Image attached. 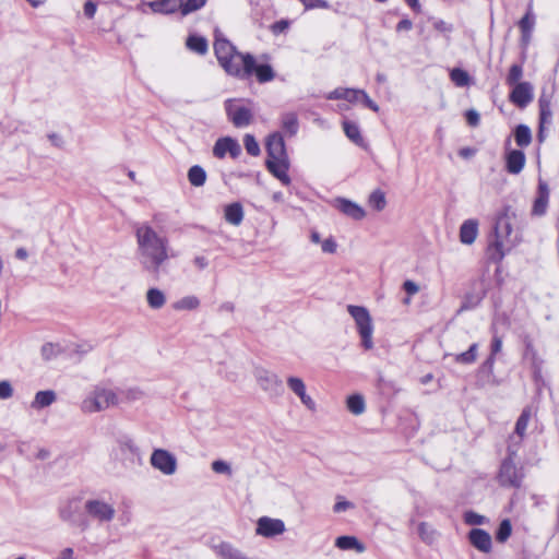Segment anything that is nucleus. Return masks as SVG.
I'll list each match as a JSON object with an SVG mask.
<instances>
[{
    "instance_id": "2",
    "label": "nucleus",
    "mask_w": 559,
    "mask_h": 559,
    "mask_svg": "<svg viewBox=\"0 0 559 559\" xmlns=\"http://www.w3.org/2000/svg\"><path fill=\"white\" fill-rule=\"evenodd\" d=\"M214 52L219 66L228 75L241 80L250 78L253 56L239 52L218 29L215 31Z\"/></svg>"
},
{
    "instance_id": "41",
    "label": "nucleus",
    "mask_w": 559,
    "mask_h": 559,
    "mask_svg": "<svg viewBox=\"0 0 559 559\" xmlns=\"http://www.w3.org/2000/svg\"><path fill=\"white\" fill-rule=\"evenodd\" d=\"M523 76V67L521 64H512L506 78V83L509 86H514L515 84H521V79Z\"/></svg>"
},
{
    "instance_id": "35",
    "label": "nucleus",
    "mask_w": 559,
    "mask_h": 559,
    "mask_svg": "<svg viewBox=\"0 0 559 559\" xmlns=\"http://www.w3.org/2000/svg\"><path fill=\"white\" fill-rule=\"evenodd\" d=\"M188 180L193 187H202L206 181V173L201 166L194 165L188 170Z\"/></svg>"
},
{
    "instance_id": "17",
    "label": "nucleus",
    "mask_w": 559,
    "mask_h": 559,
    "mask_svg": "<svg viewBox=\"0 0 559 559\" xmlns=\"http://www.w3.org/2000/svg\"><path fill=\"white\" fill-rule=\"evenodd\" d=\"M180 7V0H156L142 2L140 4V10L142 12H146V8H150L154 13L169 14L176 12Z\"/></svg>"
},
{
    "instance_id": "51",
    "label": "nucleus",
    "mask_w": 559,
    "mask_h": 559,
    "mask_svg": "<svg viewBox=\"0 0 559 559\" xmlns=\"http://www.w3.org/2000/svg\"><path fill=\"white\" fill-rule=\"evenodd\" d=\"M133 520V514L128 504H123V508L121 509L119 515H118V522L121 526H128Z\"/></svg>"
},
{
    "instance_id": "58",
    "label": "nucleus",
    "mask_w": 559,
    "mask_h": 559,
    "mask_svg": "<svg viewBox=\"0 0 559 559\" xmlns=\"http://www.w3.org/2000/svg\"><path fill=\"white\" fill-rule=\"evenodd\" d=\"M551 108V95L542 92L538 98V109Z\"/></svg>"
},
{
    "instance_id": "5",
    "label": "nucleus",
    "mask_w": 559,
    "mask_h": 559,
    "mask_svg": "<svg viewBox=\"0 0 559 559\" xmlns=\"http://www.w3.org/2000/svg\"><path fill=\"white\" fill-rule=\"evenodd\" d=\"M512 226L508 217H499L495 226V241L489 246L490 258L496 261L503 259L515 245V239L511 238Z\"/></svg>"
},
{
    "instance_id": "53",
    "label": "nucleus",
    "mask_w": 559,
    "mask_h": 559,
    "mask_svg": "<svg viewBox=\"0 0 559 559\" xmlns=\"http://www.w3.org/2000/svg\"><path fill=\"white\" fill-rule=\"evenodd\" d=\"M307 10L311 9H329L330 4L325 0H299Z\"/></svg>"
},
{
    "instance_id": "24",
    "label": "nucleus",
    "mask_w": 559,
    "mask_h": 559,
    "mask_svg": "<svg viewBox=\"0 0 559 559\" xmlns=\"http://www.w3.org/2000/svg\"><path fill=\"white\" fill-rule=\"evenodd\" d=\"M478 235V222L466 219L460 227V240L464 245H472Z\"/></svg>"
},
{
    "instance_id": "38",
    "label": "nucleus",
    "mask_w": 559,
    "mask_h": 559,
    "mask_svg": "<svg viewBox=\"0 0 559 559\" xmlns=\"http://www.w3.org/2000/svg\"><path fill=\"white\" fill-rule=\"evenodd\" d=\"M548 205V191L546 187L540 186L538 198L534 202L533 213L536 215H544Z\"/></svg>"
},
{
    "instance_id": "57",
    "label": "nucleus",
    "mask_w": 559,
    "mask_h": 559,
    "mask_svg": "<svg viewBox=\"0 0 559 559\" xmlns=\"http://www.w3.org/2000/svg\"><path fill=\"white\" fill-rule=\"evenodd\" d=\"M466 121L469 126L476 127L479 123L480 117L479 114L475 109H469L465 114Z\"/></svg>"
},
{
    "instance_id": "25",
    "label": "nucleus",
    "mask_w": 559,
    "mask_h": 559,
    "mask_svg": "<svg viewBox=\"0 0 559 559\" xmlns=\"http://www.w3.org/2000/svg\"><path fill=\"white\" fill-rule=\"evenodd\" d=\"M343 130L345 135L357 146L366 147L367 143L364 139V136L360 133V128L358 123L350 121V120H344L343 123Z\"/></svg>"
},
{
    "instance_id": "10",
    "label": "nucleus",
    "mask_w": 559,
    "mask_h": 559,
    "mask_svg": "<svg viewBox=\"0 0 559 559\" xmlns=\"http://www.w3.org/2000/svg\"><path fill=\"white\" fill-rule=\"evenodd\" d=\"M150 464L166 476L174 475L178 466L176 456L165 449H155L151 454Z\"/></svg>"
},
{
    "instance_id": "15",
    "label": "nucleus",
    "mask_w": 559,
    "mask_h": 559,
    "mask_svg": "<svg viewBox=\"0 0 559 559\" xmlns=\"http://www.w3.org/2000/svg\"><path fill=\"white\" fill-rule=\"evenodd\" d=\"M80 499L76 497L67 498L58 507V516L62 522L72 524L80 511Z\"/></svg>"
},
{
    "instance_id": "52",
    "label": "nucleus",
    "mask_w": 559,
    "mask_h": 559,
    "mask_svg": "<svg viewBox=\"0 0 559 559\" xmlns=\"http://www.w3.org/2000/svg\"><path fill=\"white\" fill-rule=\"evenodd\" d=\"M348 87H336L335 90L324 94V97L329 100L344 99L347 100Z\"/></svg>"
},
{
    "instance_id": "22",
    "label": "nucleus",
    "mask_w": 559,
    "mask_h": 559,
    "mask_svg": "<svg viewBox=\"0 0 559 559\" xmlns=\"http://www.w3.org/2000/svg\"><path fill=\"white\" fill-rule=\"evenodd\" d=\"M468 539L479 551L489 552L491 550V536L484 530L473 528L468 534Z\"/></svg>"
},
{
    "instance_id": "63",
    "label": "nucleus",
    "mask_w": 559,
    "mask_h": 559,
    "mask_svg": "<svg viewBox=\"0 0 559 559\" xmlns=\"http://www.w3.org/2000/svg\"><path fill=\"white\" fill-rule=\"evenodd\" d=\"M193 264L199 270H204L209 265V260L203 255H197L193 259Z\"/></svg>"
},
{
    "instance_id": "18",
    "label": "nucleus",
    "mask_w": 559,
    "mask_h": 559,
    "mask_svg": "<svg viewBox=\"0 0 559 559\" xmlns=\"http://www.w3.org/2000/svg\"><path fill=\"white\" fill-rule=\"evenodd\" d=\"M335 207L355 221H361L366 216L365 210L359 204L344 198L335 200Z\"/></svg>"
},
{
    "instance_id": "3",
    "label": "nucleus",
    "mask_w": 559,
    "mask_h": 559,
    "mask_svg": "<svg viewBox=\"0 0 559 559\" xmlns=\"http://www.w3.org/2000/svg\"><path fill=\"white\" fill-rule=\"evenodd\" d=\"M119 397L112 388L106 384L95 385L82 401V411L87 414L103 412L109 407L116 406Z\"/></svg>"
},
{
    "instance_id": "48",
    "label": "nucleus",
    "mask_w": 559,
    "mask_h": 559,
    "mask_svg": "<svg viewBox=\"0 0 559 559\" xmlns=\"http://www.w3.org/2000/svg\"><path fill=\"white\" fill-rule=\"evenodd\" d=\"M243 144L247 153L251 156H258L260 154V146L257 140L251 134H246L243 138Z\"/></svg>"
},
{
    "instance_id": "31",
    "label": "nucleus",
    "mask_w": 559,
    "mask_h": 559,
    "mask_svg": "<svg viewBox=\"0 0 559 559\" xmlns=\"http://www.w3.org/2000/svg\"><path fill=\"white\" fill-rule=\"evenodd\" d=\"M56 401V393L51 390L39 391L36 393L35 399L32 403V407L35 409H41L51 405Z\"/></svg>"
},
{
    "instance_id": "36",
    "label": "nucleus",
    "mask_w": 559,
    "mask_h": 559,
    "mask_svg": "<svg viewBox=\"0 0 559 559\" xmlns=\"http://www.w3.org/2000/svg\"><path fill=\"white\" fill-rule=\"evenodd\" d=\"M450 79L457 87H465L471 83L469 74L460 68H454L451 70Z\"/></svg>"
},
{
    "instance_id": "46",
    "label": "nucleus",
    "mask_w": 559,
    "mask_h": 559,
    "mask_svg": "<svg viewBox=\"0 0 559 559\" xmlns=\"http://www.w3.org/2000/svg\"><path fill=\"white\" fill-rule=\"evenodd\" d=\"M63 352V347L58 343H47L41 347V355L46 360L57 357Z\"/></svg>"
},
{
    "instance_id": "9",
    "label": "nucleus",
    "mask_w": 559,
    "mask_h": 559,
    "mask_svg": "<svg viewBox=\"0 0 559 559\" xmlns=\"http://www.w3.org/2000/svg\"><path fill=\"white\" fill-rule=\"evenodd\" d=\"M253 376L259 388L269 396L276 397L283 393V382L276 373L258 367L254 369Z\"/></svg>"
},
{
    "instance_id": "59",
    "label": "nucleus",
    "mask_w": 559,
    "mask_h": 559,
    "mask_svg": "<svg viewBox=\"0 0 559 559\" xmlns=\"http://www.w3.org/2000/svg\"><path fill=\"white\" fill-rule=\"evenodd\" d=\"M403 289L407 295L413 296L419 292V286L415 282L407 280L403 284Z\"/></svg>"
},
{
    "instance_id": "19",
    "label": "nucleus",
    "mask_w": 559,
    "mask_h": 559,
    "mask_svg": "<svg viewBox=\"0 0 559 559\" xmlns=\"http://www.w3.org/2000/svg\"><path fill=\"white\" fill-rule=\"evenodd\" d=\"M267 159L287 157L284 139L281 133L275 132L266 141Z\"/></svg>"
},
{
    "instance_id": "42",
    "label": "nucleus",
    "mask_w": 559,
    "mask_h": 559,
    "mask_svg": "<svg viewBox=\"0 0 559 559\" xmlns=\"http://www.w3.org/2000/svg\"><path fill=\"white\" fill-rule=\"evenodd\" d=\"M118 449L124 456H133L139 453V449L130 438H122L118 441Z\"/></svg>"
},
{
    "instance_id": "47",
    "label": "nucleus",
    "mask_w": 559,
    "mask_h": 559,
    "mask_svg": "<svg viewBox=\"0 0 559 559\" xmlns=\"http://www.w3.org/2000/svg\"><path fill=\"white\" fill-rule=\"evenodd\" d=\"M511 532H512V526H511V523L509 520H503L499 527H498V531L496 533V538L498 542L500 543H503L506 542L510 535H511Z\"/></svg>"
},
{
    "instance_id": "33",
    "label": "nucleus",
    "mask_w": 559,
    "mask_h": 559,
    "mask_svg": "<svg viewBox=\"0 0 559 559\" xmlns=\"http://www.w3.org/2000/svg\"><path fill=\"white\" fill-rule=\"evenodd\" d=\"M513 134L515 143L520 147H526L532 142V132L526 124L516 126Z\"/></svg>"
},
{
    "instance_id": "39",
    "label": "nucleus",
    "mask_w": 559,
    "mask_h": 559,
    "mask_svg": "<svg viewBox=\"0 0 559 559\" xmlns=\"http://www.w3.org/2000/svg\"><path fill=\"white\" fill-rule=\"evenodd\" d=\"M418 535L420 539L426 544H432L437 538V533L432 528L431 525H429L426 522H421L418 525Z\"/></svg>"
},
{
    "instance_id": "27",
    "label": "nucleus",
    "mask_w": 559,
    "mask_h": 559,
    "mask_svg": "<svg viewBox=\"0 0 559 559\" xmlns=\"http://www.w3.org/2000/svg\"><path fill=\"white\" fill-rule=\"evenodd\" d=\"M532 415H533L532 408L525 407L522 411L520 417L518 418L516 424H515V429H514L518 441H515L514 444H512L513 448H515V445H519L520 442L522 441L523 437L525 436V432H526L528 423L532 418Z\"/></svg>"
},
{
    "instance_id": "34",
    "label": "nucleus",
    "mask_w": 559,
    "mask_h": 559,
    "mask_svg": "<svg viewBox=\"0 0 559 559\" xmlns=\"http://www.w3.org/2000/svg\"><path fill=\"white\" fill-rule=\"evenodd\" d=\"M186 45L189 50L197 52L199 55H205L207 51V40L198 35H190L186 41Z\"/></svg>"
},
{
    "instance_id": "49",
    "label": "nucleus",
    "mask_w": 559,
    "mask_h": 559,
    "mask_svg": "<svg viewBox=\"0 0 559 559\" xmlns=\"http://www.w3.org/2000/svg\"><path fill=\"white\" fill-rule=\"evenodd\" d=\"M212 471L216 474H224L227 476H231L233 469L228 462L223 460L213 461L211 464Z\"/></svg>"
},
{
    "instance_id": "60",
    "label": "nucleus",
    "mask_w": 559,
    "mask_h": 559,
    "mask_svg": "<svg viewBox=\"0 0 559 559\" xmlns=\"http://www.w3.org/2000/svg\"><path fill=\"white\" fill-rule=\"evenodd\" d=\"M321 248L325 253H334L336 250V242L332 238H328L322 241Z\"/></svg>"
},
{
    "instance_id": "4",
    "label": "nucleus",
    "mask_w": 559,
    "mask_h": 559,
    "mask_svg": "<svg viewBox=\"0 0 559 559\" xmlns=\"http://www.w3.org/2000/svg\"><path fill=\"white\" fill-rule=\"evenodd\" d=\"M86 515L98 524H109L117 516L115 502L110 496L96 495L84 502Z\"/></svg>"
},
{
    "instance_id": "32",
    "label": "nucleus",
    "mask_w": 559,
    "mask_h": 559,
    "mask_svg": "<svg viewBox=\"0 0 559 559\" xmlns=\"http://www.w3.org/2000/svg\"><path fill=\"white\" fill-rule=\"evenodd\" d=\"M146 301L152 309H160L166 304V296L158 288H150L146 292Z\"/></svg>"
},
{
    "instance_id": "62",
    "label": "nucleus",
    "mask_w": 559,
    "mask_h": 559,
    "mask_svg": "<svg viewBox=\"0 0 559 559\" xmlns=\"http://www.w3.org/2000/svg\"><path fill=\"white\" fill-rule=\"evenodd\" d=\"M58 559H79V558L74 555L73 548L66 547L59 552Z\"/></svg>"
},
{
    "instance_id": "54",
    "label": "nucleus",
    "mask_w": 559,
    "mask_h": 559,
    "mask_svg": "<svg viewBox=\"0 0 559 559\" xmlns=\"http://www.w3.org/2000/svg\"><path fill=\"white\" fill-rule=\"evenodd\" d=\"M464 520L465 523L469 525H481L485 522V516L473 511H468L464 514Z\"/></svg>"
},
{
    "instance_id": "6",
    "label": "nucleus",
    "mask_w": 559,
    "mask_h": 559,
    "mask_svg": "<svg viewBox=\"0 0 559 559\" xmlns=\"http://www.w3.org/2000/svg\"><path fill=\"white\" fill-rule=\"evenodd\" d=\"M347 311L355 321L357 332L361 338V346L369 350L373 348V323L367 308L362 306L348 305Z\"/></svg>"
},
{
    "instance_id": "30",
    "label": "nucleus",
    "mask_w": 559,
    "mask_h": 559,
    "mask_svg": "<svg viewBox=\"0 0 559 559\" xmlns=\"http://www.w3.org/2000/svg\"><path fill=\"white\" fill-rule=\"evenodd\" d=\"M335 546L342 550L355 549L357 552H364L365 546L354 536H340L335 540Z\"/></svg>"
},
{
    "instance_id": "1",
    "label": "nucleus",
    "mask_w": 559,
    "mask_h": 559,
    "mask_svg": "<svg viewBox=\"0 0 559 559\" xmlns=\"http://www.w3.org/2000/svg\"><path fill=\"white\" fill-rule=\"evenodd\" d=\"M136 255L142 270L158 276L162 266L169 260V241L148 223L135 227Z\"/></svg>"
},
{
    "instance_id": "20",
    "label": "nucleus",
    "mask_w": 559,
    "mask_h": 559,
    "mask_svg": "<svg viewBox=\"0 0 559 559\" xmlns=\"http://www.w3.org/2000/svg\"><path fill=\"white\" fill-rule=\"evenodd\" d=\"M523 360L530 365L533 369L534 376L537 377L540 373L543 360L537 354L536 348L531 338H524V352H523Z\"/></svg>"
},
{
    "instance_id": "21",
    "label": "nucleus",
    "mask_w": 559,
    "mask_h": 559,
    "mask_svg": "<svg viewBox=\"0 0 559 559\" xmlns=\"http://www.w3.org/2000/svg\"><path fill=\"white\" fill-rule=\"evenodd\" d=\"M525 154L520 150H509L506 153V169L509 174L518 175L525 166Z\"/></svg>"
},
{
    "instance_id": "13",
    "label": "nucleus",
    "mask_w": 559,
    "mask_h": 559,
    "mask_svg": "<svg viewBox=\"0 0 559 559\" xmlns=\"http://www.w3.org/2000/svg\"><path fill=\"white\" fill-rule=\"evenodd\" d=\"M241 153L239 143L229 136L218 139L213 147V155L217 158H224L226 154H229L233 158H236Z\"/></svg>"
},
{
    "instance_id": "12",
    "label": "nucleus",
    "mask_w": 559,
    "mask_h": 559,
    "mask_svg": "<svg viewBox=\"0 0 559 559\" xmlns=\"http://www.w3.org/2000/svg\"><path fill=\"white\" fill-rule=\"evenodd\" d=\"M509 99L519 108H525L534 99V86L530 82H522L511 86Z\"/></svg>"
},
{
    "instance_id": "16",
    "label": "nucleus",
    "mask_w": 559,
    "mask_h": 559,
    "mask_svg": "<svg viewBox=\"0 0 559 559\" xmlns=\"http://www.w3.org/2000/svg\"><path fill=\"white\" fill-rule=\"evenodd\" d=\"M288 388L300 399V402L310 411L316 409V402L306 392V384L298 377L287 378Z\"/></svg>"
},
{
    "instance_id": "26",
    "label": "nucleus",
    "mask_w": 559,
    "mask_h": 559,
    "mask_svg": "<svg viewBox=\"0 0 559 559\" xmlns=\"http://www.w3.org/2000/svg\"><path fill=\"white\" fill-rule=\"evenodd\" d=\"M243 209L239 202L228 204L224 209V217L227 223L239 226L243 221Z\"/></svg>"
},
{
    "instance_id": "64",
    "label": "nucleus",
    "mask_w": 559,
    "mask_h": 559,
    "mask_svg": "<svg viewBox=\"0 0 559 559\" xmlns=\"http://www.w3.org/2000/svg\"><path fill=\"white\" fill-rule=\"evenodd\" d=\"M96 13V4L92 1H87L85 4H84V14L88 17V19H92L94 17Z\"/></svg>"
},
{
    "instance_id": "45",
    "label": "nucleus",
    "mask_w": 559,
    "mask_h": 559,
    "mask_svg": "<svg viewBox=\"0 0 559 559\" xmlns=\"http://www.w3.org/2000/svg\"><path fill=\"white\" fill-rule=\"evenodd\" d=\"M477 349H478V345L476 343L472 344L466 352L457 354L455 356V361L461 362V364L474 362L476 360Z\"/></svg>"
},
{
    "instance_id": "50",
    "label": "nucleus",
    "mask_w": 559,
    "mask_h": 559,
    "mask_svg": "<svg viewBox=\"0 0 559 559\" xmlns=\"http://www.w3.org/2000/svg\"><path fill=\"white\" fill-rule=\"evenodd\" d=\"M206 0H187L185 3H181L182 14H188L193 12L205 4Z\"/></svg>"
},
{
    "instance_id": "37",
    "label": "nucleus",
    "mask_w": 559,
    "mask_h": 559,
    "mask_svg": "<svg viewBox=\"0 0 559 559\" xmlns=\"http://www.w3.org/2000/svg\"><path fill=\"white\" fill-rule=\"evenodd\" d=\"M347 408L354 415H360L365 412L366 405L362 395L353 394L347 399Z\"/></svg>"
},
{
    "instance_id": "61",
    "label": "nucleus",
    "mask_w": 559,
    "mask_h": 559,
    "mask_svg": "<svg viewBox=\"0 0 559 559\" xmlns=\"http://www.w3.org/2000/svg\"><path fill=\"white\" fill-rule=\"evenodd\" d=\"M353 503L349 502V501H346V500H338L334 507H333V511L336 512V513H341V512H344L350 508H353Z\"/></svg>"
},
{
    "instance_id": "11",
    "label": "nucleus",
    "mask_w": 559,
    "mask_h": 559,
    "mask_svg": "<svg viewBox=\"0 0 559 559\" xmlns=\"http://www.w3.org/2000/svg\"><path fill=\"white\" fill-rule=\"evenodd\" d=\"M286 531L283 520L270 516H261L257 521L255 534L265 538H273Z\"/></svg>"
},
{
    "instance_id": "29",
    "label": "nucleus",
    "mask_w": 559,
    "mask_h": 559,
    "mask_svg": "<svg viewBox=\"0 0 559 559\" xmlns=\"http://www.w3.org/2000/svg\"><path fill=\"white\" fill-rule=\"evenodd\" d=\"M250 76L255 74L257 80L260 83H266L274 79L275 74L270 64H257L255 59L253 58V66L251 68Z\"/></svg>"
},
{
    "instance_id": "7",
    "label": "nucleus",
    "mask_w": 559,
    "mask_h": 559,
    "mask_svg": "<svg viewBox=\"0 0 559 559\" xmlns=\"http://www.w3.org/2000/svg\"><path fill=\"white\" fill-rule=\"evenodd\" d=\"M518 448H513V445L508 447V457L504 459L501 463L498 481L503 487H514L518 488L521 486L523 479V473L520 468L516 467L514 463V455L516 454Z\"/></svg>"
},
{
    "instance_id": "23",
    "label": "nucleus",
    "mask_w": 559,
    "mask_h": 559,
    "mask_svg": "<svg viewBox=\"0 0 559 559\" xmlns=\"http://www.w3.org/2000/svg\"><path fill=\"white\" fill-rule=\"evenodd\" d=\"M348 103L356 105L362 104L365 107L369 108L373 112H379L380 108L374 100L370 98V96L364 90L359 88H349L347 94Z\"/></svg>"
},
{
    "instance_id": "56",
    "label": "nucleus",
    "mask_w": 559,
    "mask_h": 559,
    "mask_svg": "<svg viewBox=\"0 0 559 559\" xmlns=\"http://www.w3.org/2000/svg\"><path fill=\"white\" fill-rule=\"evenodd\" d=\"M539 124H542V127H546V126H549L552 121V110L551 108H547V109H539Z\"/></svg>"
},
{
    "instance_id": "8",
    "label": "nucleus",
    "mask_w": 559,
    "mask_h": 559,
    "mask_svg": "<svg viewBox=\"0 0 559 559\" xmlns=\"http://www.w3.org/2000/svg\"><path fill=\"white\" fill-rule=\"evenodd\" d=\"M251 103L242 99H227L225 102V110L228 119L237 128H245L252 121L253 110Z\"/></svg>"
},
{
    "instance_id": "28",
    "label": "nucleus",
    "mask_w": 559,
    "mask_h": 559,
    "mask_svg": "<svg viewBox=\"0 0 559 559\" xmlns=\"http://www.w3.org/2000/svg\"><path fill=\"white\" fill-rule=\"evenodd\" d=\"M281 126L286 134L293 136L297 134L299 129V121L296 112L288 111L281 116Z\"/></svg>"
},
{
    "instance_id": "14",
    "label": "nucleus",
    "mask_w": 559,
    "mask_h": 559,
    "mask_svg": "<svg viewBox=\"0 0 559 559\" xmlns=\"http://www.w3.org/2000/svg\"><path fill=\"white\" fill-rule=\"evenodd\" d=\"M267 170L276 177L284 186L290 185V178L288 176L289 162L288 157H282L278 159H266Z\"/></svg>"
},
{
    "instance_id": "55",
    "label": "nucleus",
    "mask_w": 559,
    "mask_h": 559,
    "mask_svg": "<svg viewBox=\"0 0 559 559\" xmlns=\"http://www.w3.org/2000/svg\"><path fill=\"white\" fill-rule=\"evenodd\" d=\"M502 349V338L496 333L495 329H492V340L490 345V354L497 355Z\"/></svg>"
},
{
    "instance_id": "44",
    "label": "nucleus",
    "mask_w": 559,
    "mask_h": 559,
    "mask_svg": "<svg viewBox=\"0 0 559 559\" xmlns=\"http://www.w3.org/2000/svg\"><path fill=\"white\" fill-rule=\"evenodd\" d=\"M521 32L523 33V37H530L531 33L535 25V16L532 14L531 10L521 19L520 23Z\"/></svg>"
},
{
    "instance_id": "43",
    "label": "nucleus",
    "mask_w": 559,
    "mask_h": 559,
    "mask_svg": "<svg viewBox=\"0 0 559 559\" xmlns=\"http://www.w3.org/2000/svg\"><path fill=\"white\" fill-rule=\"evenodd\" d=\"M200 305L195 296H186L174 304L176 310H193Z\"/></svg>"
},
{
    "instance_id": "40",
    "label": "nucleus",
    "mask_w": 559,
    "mask_h": 559,
    "mask_svg": "<svg viewBox=\"0 0 559 559\" xmlns=\"http://www.w3.org/2000/svg\"><path fill=\"white\" fill-rule=\"evenodd\" d=\"M368 204L378 212L382 211L386 205L384 192L379 189L371 192L368 199Z\"/></svg>"
}]
</instances>
